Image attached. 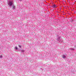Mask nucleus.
Instances as JSON below:
<instances>
[{"label": "nucleus", "instance_id": "nucleus-1", "mask_svg": "<svg viewBox=\"0 0 76 76\" xmlns=\"http://www.w3.org/2000/svg\"><path fill=\"white\" fill-rule=\"evenodd\" d=\"M12 4H13V2L12 1L10 2L8 4L9 6H11L12 5Z\"/></svg>", "mask_w": 76, "mask_h": 76}, {"label": "nucleus", "instance_id": "nucleus-2", "mask_svg": "<svg viewBox=\"0 0 76 76\" xmlns=\"http://www.w3.org/2000/svg\"><path fill=\"white\" fill-rule=\"evenodd\" d=\"M53 8H55V7H56V6L55 4H54L53 5Z\"/></svg>", "mask_w": 76, "mask_h": 76}, {"label": "nucleus", "instance_id": "nucleus-3", "mask_svg": "<svg viewBox=\"0 0 76 76\" xmlns=\"http://www.w3.org/2000/svg\"><path fill=\"white\" fill-rule=\"evenodd\" d=\"M62 57L63 58H66V56L65 55H63Z\"/></svg>", "mask_w": 76, "mask_h": 76}, {"label": "nucleus", "instance_id": "nucleus-4", "mask_svg": "<svg viewBox=\"0 0 76 76\" xmlns=\"http://www.w3.org/2000/svg\"><path fill=\"white\" fill-rule=\"evenodd\" d=\"M15 49L16 50H17L18 49V47H15Z\"/></svg>", "mask_w": 76, "mask_h": 76}, {"label": "nucleus", "instance_id": "nucleus-5", "mask_svg": "<svg viewBox=\"0 0 76 76\" xmlns=\"http://www.w3.org/2000/svg\"><path fill=\"white\" fill-rule=\"evenodd\" d=\"M2 56H0V58H2Z\"/></svg>", "mask_w": 76, "mask_h": 76}, {"label": "nucleus", "instance_id": "nucleus-6", "mask_svg": "<svg viewBox=\"0 0 76 76\" xmlns=\"http://www.w3.org/2000/svg\"><path fill=\"white\" fill-rule=\"evenodd\" d=\"M18 47L20 48H21V46L20 45L18 46Z\"/></svg>", "mask_w": 76, "mask_h": 76}, {"label": "nucleus", "instance_id": "nucleus-7", "mask_svg": "<svg viewBox=\"0 0 76 76\" xmlns=\"http://www.w3.org/2000/svg\"><path fill=\"white\" fill-rule=\"evenodd\" d=\"M13 7L14 8V7Z\"/></svg>", "mask_w": 76, "mask_h": 76}]
</instances>
